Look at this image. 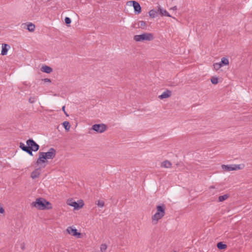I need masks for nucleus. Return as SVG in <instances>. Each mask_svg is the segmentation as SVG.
I'll return each instance as SVG.
<instances>
[{"instance_id": "f257e3e1", "label": "nucleus", "mask_w": 252, "mask_h": 252, "mask_svg": "<svg viewBox=\"0 0 252 252\" xmlns=\"http://www.w3.org/2000/svg\"><path fill=\"white\" fill-rule=\"evenodd\" d=\"M28 146H25L23 143H20L19 147L24 151L27 152L31 156H32V151L36 152L39 149V146L32 139H29L26 142Z\"/></svg>"}, {"instance_id": "f03ea898", "label": "nucleus", "mask_w": 252, "mask_h": 252, "mask_svg": "<svg viewBox=\"0 0 252 252\" xmlns=\"http://www.w3.org/2000/svg\"><path fill=\"white\" fill-rule=\"evenodd\" d=\"M31 206L40 210H49L52 208L51 204L42 197L36 198L31 203Z\"/></svg>"}, {"instance_id": "7ed1b4c3", "label": "nucleus", "mask_w": 252, "mask_h": 252, "mask_svg": "<svg viewBox=\"0 0 252 252\" xmlns=\"http://www.w3.org/2000/svg\"><path fill=\"white\" fill-rule=\"evenodd\" d=\"M56 155V150L51 148L47 152H40L39 154V157L37 159L36 163L40 164L45 163L47 159H53Z\"/></svg>"}, {"instance_id": "20e7f679", "label": "nucleus", "mask_w": 252, "mask_h": 252, "mask_svg": "<svg viewBox=\"0 0 252 252\" xmlns=\"http://www.w3.org/2000/svg\"><path fill=\"white\" fill-rule=\"evenodd\" d=\"M165 206L164 204L158 205L156 207V212L152 216V222L153 224L158 223L159 220L161 219L165 215Z\"/></svg>"}, {"instance_id": "39448f33", "label": "nucleus", "mask_w": 252, "mask_h": 252, "mask_svg": "<svg viewBox=\"0 0 252 252\" xmlns=\"http://www.w3.org/2000/svg\"><path fill=\"white\" fill-rule=\"evenodd\" d=\"M133 39L136 42L150 41L154 39V36L152 33L145 32L142 34L134 35Z\"/></svg>"}, {"instance_id": "423d86ee", "label": "nucleus", "mask_w": 252, "mask_h": 252, "mask_svg": "<svg viewBox=\"0 0 252 252\" xmlns=\"http://www.w3.org/2000/svg\"><path fill=\"white\" fill-rule=\"evenodd\" d=\"M245 167V164L243 163L240 164H231V165H222L221 168L222 169L230 171L233 170H238L243 169Z\"/></svg>"}, {"instance_id": "0eeeda50", "label": "nucleus", "mask_w": 252, "mask_h": 252, "mask_svg": "<svg viewBox=\"0 0 252 252\" xmlns=\"http://www.w3.org/2000/svg\"><path fill=\"white\" fill-rule=\"evenodd\" d=\"M66 203L68 205L74 207V209H79L82 208L84 205L82 200H80L79 203L73 201L72 199H68L67 200Z\"/></svg>"}, {"instance_id": "6e6552de", "label": "nucleus", "mask_w": 252, "mask_h": 252, "mask_svg": "<svg viewBox=\"0 0 252 252\" xmlns=\"http://www.w3.org/2000/svg\"><path fill=\"white\" fill-rule=\"evenodd\" d=\"M66 231L67 234L77 238H80L82 237L81 233L77 232V230L73 226L67 227L66 229Z\"/></svg>"}, {"instance_id": "1a4fd4ad", "label": "nucleus", "mask_w": 252, "mask_h": 252, "mask_svg": "<svg viewBox=\"0 0 252 252\" xmlns=\"http://www.w3.org/2000/svg\"><path fill=\"white\" fill-rule=\"evenodd\" d=\"M92 129L97 132L102 133L106 130V126L103 124H95L92 126Z\"/></svg>"}, {"instance_id": "9d476101", "label": "nucleus", "mask_w": 252, "mask_h": 252, "mask_svg": "<svg viewBox=\"0 0 252 252\" xmlns=\"http://www.w3.org/2000/svg\"><path fill=\"white\" fill-rule=\"evenodd\" d=\"M171 95V92L168 90L162 93V94L159 95L158 97L161 99L169 97Z\"/></svg>"}, {"instance_id": "9b49d317", "label": "nucleus", "mask_w": 252, "mask_h": 252, "mask_svg": "<svg viewBox=\"0 0 252 252\" xmlns=\"http://www.w3.org/2000/svg\"><path fill=\"white\" fill-rule=\"evenodd\" d=\"M2 49L1 54L2 55H6L7 54L8 50L10 49V46L7 44H2Z\"/></svg>"}, {"instance_id": "f8f14e48", "label": "nucleus", "mask_w": 252, "mask_h": 252, "mask_svg": "<svg viewBox=\"0 0 252 252\" xmlns=\"http://www.w3.org/2000/svg\"><path fill=\"white\" fill-rule=\"evenodd\" d=\"M133 7L134 9V11L136 13L139 14L141 12V7L139 4V3L135 1L133 2Z\"/></svg>"}, {"instance_id": "ddd939ff", "label": "nucleus", "mask_w": 252, "mask_h": 252, "mask_svg": "<svg viewBox=\"0 0 252 252\" xmlns=\"http://www.w3.org/2000/svg\"><path fill=\"white\" fill-rule=\"evenodd\" d=\"M40 69L41 71L47 73H50L53 71V69L51 67L46 65H42Z\"/></svg>"}, {"instance_id": "4468645a", "label": "nucleus", "mask_w": 252, "mask_h": 252, "mask_svg": "<svg viewBox=\"0 0 252 252\" xmlns=\"http://www.w3.org/2000/svg\"><path fill=\"white\" fill-rule=\"evenodd\" d=\"M40 174V170L39 169H36L32 172L31 177L32 179H35L39 177Z\"/></svg>"}, {"instance_id": "2eb2a0df", "label": "nucleus", "mask_w": 252, "mask_h": 252, "mask_svg": "<svg viewBox=\"0 0 252 252\" xmlns=\"http://www.w3.org/2000/svg\"><path fill=\"white\" fill-rule=\"evenodd\" d=\"M23 26H27V30L30 32H33L35 30V25L32 23H28L27 24H23Z\"/></svg>"}, {"instance_id": "dca6fc26", "label": "nucleus", "mask_w": 252, "mask_h": 252, "mask_svg": "<svg viewBox=\"0 0 252 252\" xmlns=\"http://www.w3.org/2000/svg\"><path fill=\"white\" fill-rule=\"evenodd\" d=\"M172 166V163L170 161L166 160L161 163V167L162 168H169Z\"/></svg>"}, {"instance_id": "f3484780", "label": "nucleus", "mask_w": 252, "mask_h": 252, "mask_svg": "<svg viewBox=\"0 0 252 252\" xmlns=\"http://www.w3.org/2000/svg\"><path fill=\"white\" fill-rule=\"evenodd\" d=\"M158 11L159 12V13L161 16H165L169 17H171L169 13L166 10L163 8L159 7Z\"/></svg>"}, {"instance_id": "a211bd4d", "label": "nucleus", "mask_w": 252, "mask_h": 252, "mask_svg": "<svg viewBox=\"0 0 252 252\" xmlns=\"http://www.w3.org/2000/svg\"><path fill=\"white\" fill-rule=\"evenodd\" d=\"M229 197V195L228 194H225L221 196H220L218 198L219 202H222L228 198Z\"/></svg>"}, {"instance_id": "6ab92c4d", "label": "nucleus", "mask_w": 252, "mask_h": 252, "mask_svg": "<svg viewBox=\"0 0 252 252\" xmlns=\"http://www.w3.org/2000/svg\"><path fill=\"white\" fill-rule=\"evenodd\" d=\"M219 63H220L221 65H222V66H223V65H227L229 64V61L228 59H227L226 58L223 57L221 59V62Z\"/></svg>"}, {"instance_id": "aec40b11", "label": "nucleus", "mask_w": 252, "mask_h": 252, "mask_svg": "<svg viewBox=\"0 0 252 252\" xmlns=\"http://www.w3.org/2000/svg\"><path fill=\"white\" fill-rule=\"evenodd\" d=\"M217 247L220 250L225 249L227 247L226 245L223 244L222 242H219L217 244Z\"/></svg>"}, {"instance_id": "412c9836", "label": "nucleus", "mask_w": 252, "mask_h": 252, "mask_svg": "<svg viewBox=\"0 0 252 252\" xmlns=\"http://www.w3.org/2000/svg\"><path fill=\"white\" fill-rule=\"evenodd\" d=\"M63 125L66 130L68 131L69 130L70 127V125L68 122L65 121V122H63Z\"/></svg>"}, {"instance_id": "4be33fe9", "label": "nucleus", "mask_w": 252, "mask_h": 252, "mask_svg": "<svg viewBox=\"0 0 252 252\" xmlns=\"http://www.w3.org/2000/svg\"><path fill=\"white\" fill-rule=\"evenodd\" d=\"M149 16L150 17L154 18L156 17V16L157 15V12L155 10H151L149 12Z\"/></svg>"}, {"instance_id": "5701e85b", "label": "nucleus", "mask_w": 252, "mask_h": 252, "mask_svg": "<svg viewBox=\"0 0 252 252\" xmlns=\"http://www.w3.org/2000/svg\"><path fill=\"white\" fill-rule=\"evenodd\" d=\"M222 67V65L218 63H216L213 64V67L214 70L218 71Z\"/></svg>"}, {"instance_id": "b1692460", "label": "nucleus", "mask_w": 252, "mask_h": 252, "mask_svg": "<svg viewBox=\"0 0 252 252\" xmlns=\"http://www.w3.org/2000/svg\"><path fill=\"white\" fill-rule=\"evenodd\" d=\"M107 248V246L105 244H102L100 246V252H105Z\"/></svg>"}, {"instance_id": "393cba45", "label": "nucleus", "mask_w": 252, "mask_h": 252, "mask_svg": "<svg viewBox=\"0 0 252 252\" xmlns=\"http://www.w3.org/2000/svg\"><path fill=\"white\" fill-rule=\"evenodd\" d=\"M211 82L213 84H217L218 83V78L216 76H213L211 78Z\"/></svg>"}, {"instance_id": "a878e982", "label": "nucleus", "mask_w": 252, "mask_h": 252, "mask_svg": "<svg viewBox=\"0 0 252 252\" xmlns=\"http://www.w3.org/2000/svg\"><path fill=\"white\" fill-rule=\"evenodd\" d=\"M96 205L98 207L102 208L104 206V202L102 200H98L97 201Z\"/></svg>"}, {"instance_id": "bb28decb", "label": "nucleus", "mask_w": 252, "mask_h": 252, "mask_svg": "<svg viewBox=\"0 0 252 252\" xmlns=\"http://www.w3.org/2000/svg\"><path fill=\"white\" fill-rule=\"evenodd\" d=\"M139 26L140 27V28H141L142 29H144L146 26L145 22H144L143 21H140L139 23Z\"/></svg>"}, {"instance_id": "cd10ccee", "label": "nucleus", "mask_w": 252, "mask_h": 252, "mask_svg": "<svg viewBox=\"0 0 252 252\" xmlns=\"http://www.w3.org/2000/svg\"><path fill=\"white\" fill-rule=\"evenodd\" d=\"M135 1H134V0H130V1H128L126 2V5L127 6H131V5H133V2H135Z\"/></svg>"}, {"instance_id": "c85d7f7f", "label": "nucleus", "mask_w": 252, "mask_h": 252, "mask_svg": "<svg viewBox=\"0 0 252 252\" xmlns=\"http://www.w3.org/2000/svg\"><path fill=\"white\" fill-rule=\"evenodd\" d=\"M64 21L66 24H69L71 22V19L68 17H65Z\"/></svg>"}, {"instance_id": "c756f323", "label": "nucleus", "mask_w": 252, "mask_h": 252, "mask_svg": "<svg viewBox=\"0 0 252 252\" xmlns=\"http://www.w3.org/2000/svg\"><path fill=\"white\" fill-rule=\"evenodd\" d=\"M4 213V210L0 204V213L3 214Z\"/></svg>"}, {"instance_id": "7c9ffc66", "label": "nucleus", "mask_w": 252, "mask_h": 252, "mask_svg": "<svg viewBox=\"0 0 252 252\" xmlns=\"http://www.w3.org/2000/svg\"><path fill=\"white\" fill-rule=\"evenodd\" d=\"M43 81L45 82H48V83H50L51 82V80L50 79H48V78L44 79Z\"/></svg>"}, {"instance_id": "2f4dec72", "label": "nucleus", "mask_w": 252, "mask_h": 252, "mask_svg": "<svg viewBox=\"0 0 252 252\" xmlns=\"http://www.w3.org/2000/svg\"><path fill=\"white\" fill-rule=\"evenodd\" d=\"M29 101L31 103H33L34 102V98H29Z\"/></svg>"}, {"instance_id": "473e14b6", "label": "nucleus", "mask_w": 252, "mask_h": 252, "mask_svg": "<svg viewBox=\"0 0 252 252\" xmlns=\"http://www.w3.org/2000/svg\"><path fill=\"white\" fill-rule=\"evenodd\" d=\"M62 110L64 112L65 111V106H63Z\"/></svg>"}, {"instance_id": "72a5a7b5", "label": "nucleus", "mask_w": 252, "mask_h": 252, "mask_svg": "<svg viewBox=\"0 0 252 252\" xmlns=\"http://www.w3.org/2000/svg\"><path fill=\"white\" fill-rule=\"evenodd\" d=\"M63 112L65 114L66 116H68V115L67 114V113L65 112V111Z\"/></svg>"}, {"instance_id": "f704fd0d", "label": "nucleus", "mask_w": 252, "mask_h": 252, "mask_svg": "<svg viewBox=\"0 0 252 252\" xmlns=\"http://www.w3.org/2000/svg\"><path fill=\"white\" fill-rule=\"evenodd\" d=\"M63 112L65 114L66 116H68V115L67 114V113L65 112V111Z\"/></svg>"}, {"instance_id": "c9c22d12", "label": "nucleus", "mask_w": 252, "mask_h": 252, "mask_svg": "<svg viewBox=\"0 0 252 252\" xmlns=\"http://www.w3.org/2000/svg\"><path fill=\"white\" fill-rule=\"evenodd\" d=\"M214 188H215L213 186H211V187H210V189H214Z\"/></svg>"}, {"instance_id": "e433bc0d", "label": "nucleus", "mask_w": 252, "mask_h": 252, "mask_svg": "<svg viewBox=\"0 0 252 252\" xmlns=\"http://www.w3.org/2000/svg\"><path fill=\"white\" fill-rule=\"evenodd\" d=\"M173 9H176V6H175L173 8Z\"/></svg>"}]
</instances>
